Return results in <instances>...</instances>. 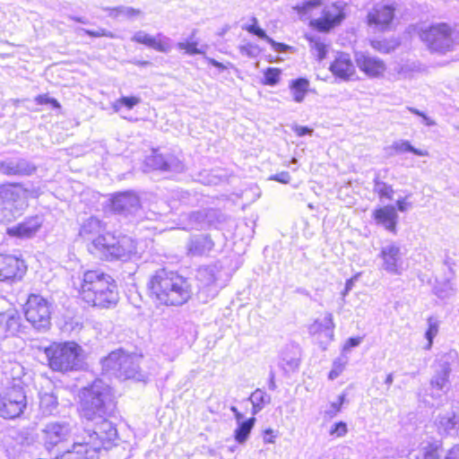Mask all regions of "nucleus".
<instances>
[{"label": "nucleus", "instance_id": "1", "mask_svg": "<svg viewBox=\"0 0 459 459\" xmlns=\"http://www.w3.org/2000/svg\"><path fill=\"white\" fill-rule=\"evenodd\" d=\"M145 292L156 307H181L193 297L192 285L179 271L162 266L147 279Z\"/></svg>", "mask_w": 459, "mask_h": 459}, {"label": "nucleus", "instance_id": "2", "mask_svg": "<svg viewBox=\"0 0 459 459\" xmlns=\"http://www.w3.org/2000/svg\"><path fill=\"white\" fill-rule=\"evenodd\" d=\"M75 290L78 300L89 307L108 309L116 307L119 301L116 280L98 268L85 270Z\"/></svg>", "mask_w": 459, "mask_h": 459}, {"label": "nucleus", "instance_id": "3", "mask_svg": "<svg viewBox=\"0 0 459 459\" xmlns=\"http://www.w3.org/2000/svg\"><path fill=\"white\" fill-rule=\"evenodd\" d=\"M117 403L110 388L94 381L80 390L77 412L81 419L87 421L99 419L106 420L114 414Z\"/></svg>", "mask_w": 459, "mask_h": 459}, {"label": "nucleus", "instance_id": "4", "mask_svg": "<svg viewBox=\"0 0 459 459\" xmlns=\"http://www.w3.org/2000/svg\"><path fill=\"white\" fill-rule=\"evenodd\" d=\"M43 352L48 368L62 374L78 371L84 359L82 347L74 341L52 342Z\"/></svg>", "mask_w": 459, "mask_h": 459}, {"label": "nucleus", "instance_id": "5", "mask_svg": "<svg viewBox=\"0 0 459 459\" xmlns=\"http://www.w3.org/2000/svg\"><path fill=\"white\" fill-rule=\"evenodd\" d=\"M14 370L20 373V376L13 377L18 383H13L0 393V418L7 420L21 417L27 408V396L22 381L23 369L19 364H13L12 371Z\"/></svg>", "mask_w": 459, "mask_h": 459}, {"label": "nucleus", "instance_id": "6", "mask_svg": "<svg viewBox=\"0 0 459 459\" xmlns=\"http://www.w3.org/2000/svg\"><path fill=\"white\" fill-rule=\"evenodd\" d=\"M455 29L447 22H437L420 30L419 36L431 53L445 54L455 46Z\"/></svg>", "mask_w": 459, "mask_h": 459}, {"label": "nucleus", "instance_id": "7", "mask_svg": "<svg viewBox=\"0 0 459 459\" xmlns=\"http://www.w3.org/2000/svg\"><path fill=\"white\" fill-rule=\"evenodd\" d=\"M25 319L36 329L45 330L51 325L52 306L39 294H30L23 305Z\"/></svg>", "mask_w": 459, "mask_h": 459}, {"label": "nucleus", "instance_id": "8", "mask_svg": "<svg viewBox=\"0 0 459 459\" xmlns=\"http://www.w3.org/2000/svg\"><path fill=\"white\" fill-rule=\"evenodd\" d=\"M101 363L103 368L115 371L117 377L123 380L133 379L140 375L139 366L132 354L122 349L109 352Z\"/></svg>", "mask_w": 459, "mask_h": 459}, {"label": "nucleus", "instance_id": "9", "mask_svg": "<svg viewBox=\"0 0 459 459\" xmlns=\"http://www.w3.org/2000/svg\"><path fill=\"white\" fill-rule=\"evenodd\" d=\"M28 270V263L22 255L0 251V282L18 283L23 281Z\"/></svg>", "mask_w": 459, "mask_h": 459}, {"label": "nucleus", "instance_id": "10", "mask_svg": "<svg viewBox=\"0 0 459 459\" xmlns=\"http://www.w3.org/2000/svg\"><path fill=\"white\" fill-rule=\"evenodd\" d=\"M88 251L101 260L113 261L125 256L126 247L113 233L106 232L92 239L88 246Z\"/></svg>", "mask_w": 459, "mask_h": 459}, {"label": "nucleus", "instance_id": "11", "mask_svg": "<svg viewBox=\"0 0 459 459\" xmlns=\"http://www.w3.org/2000/svg\"><path fill=\"white\" fill-rule=\"evenodd\" d=\"M346 16L344 5L332 3L323 9L320 17L311 19L308 26L316 32L326 34L339 27Z\"/></svg>", "mask_w": 459, "mask_h": 459}, {"label": "nucleus", "instance_id": "12", "mask_svg": "<svg viewBox=\"0 0 459 459\" xmlns=\"http://www.w3.org/2000/svg\"><path fill=\"white\" fill-rule=\"evenodd\" d=\"M396 4L393 3H377L368 11L365 23L381 31L390 30L396 19Z\"/></svg>", "mask_w": 459, "mask_h": 459}, {"label": "nucleus", "instance_id": "13", "mask_svg": "<svg viewBox=\"0 0 459 459\" xmlns=\"http://www.w3.org/2000/svg\"><path fill=\"white\" fill-rule=\"evenodd\" d=\"M141 207L138 195L133 191L117 192L111 195L108 208L111 213L124 214Z\"/></svg>", "mask_w": 459, "mask_h": 459}, {"label": "nucleus", "instance_id": "14", "mask_svg": "<svg viewBox=\"0 0 459 459\" xmlns=\"http://www.w3.org/2000/svg\"><path fill=\"white\" fill-rule=\"evenodd\" d=\"M356 67V62H353L350 54L339 52L330 63L329 71L335 78L350 81L357 76Z\"/></svg>", "mask_w": 459, "mask_h": 459}, {"label": "nucleus", "instance_id": "15", "mask_svg": "<svg viewBox=\"0 0 459 459\" xmlns=\"http://www.w3.org/2000/svg\"><path fill=\"white\" fill-rule=\"evenodd\" d=\"M42 227V221L38 215L25 218L21 222L6 229V235L15 239H29L36 236Z\"/></svg>", "mask_w": 459, "mask_h": 459}, {"label": "nucleus", "instance_id": "16", "mask_svg": "<svg viewBox=\"0 0 459 459\" xmlns=\"http://www.w3.org/2000/svg\"><path fill=\"white\" fill-rule=\"evenodd\" d=\"M355 62L359 70L368 78L383 77L386 70V65L382 59L367 53L357 55Z\"/></svg>", "mask_w": 459, "mask_h": 459}, {"label": "nucleus", "instance_id": "17", "mask_svg": "<svg viewBox=\"0 0 459 459\" xmlns=\"http://www.w3.org/2000/svg\"><path fill=\"white\" fill-rule=\"evenodd\" d=\"M373 219L383 225L387 230L395 234L397 231L398 215L396 209L393 205H385L377 207L373 211Z\"/></svg>", "mask_w": 459, "mask_h": 459}, {"label": "nucleus", "instance_id": "18", "mask_svg": "<svg viewBox=\"0 0 459 459\" xmlns=\"http://www.w3.org/2000/svg\"><path fill=\"white\" fill-rule=\"evenodd\" d=\"M43 434L45 444L51 447L66 441L69 429L65 424L51 422L45 427Z\"/></svg>", "mask_w": 459, "mask_h": 459}, {"label": "nucleus", "instance_id": "19", "mask_svg": "<svg viewBox=\"0 0 459 459\" xmlns=\"http://www.w3.org/2000/svg\"><path fill=\"white\" fill-rule=\"evenodd\" d=\"M231 411L234 413L237 421H240L238 426L234 430V439L238 443L242 444L248 438L249 434L255 426V418L250 417L249 419L243 420L245 415L237 406H232Z\"/></svg>", "mask_w": 459, "mask_h": 459}, {"label": "nucleus", "instance_id": "20", "mask_svg": "<svg viewBox=\"0 0 459 459\" xmlns=\"http://www.w3.org/2000/svg\"><path fill=\"white\" fill-rule=\"evenodd\" d=\"M214 247V242L208 235L191 239L186 247V253L191 256H201L210 252Z\"/></svg>", "mask_w": 459, "mask_h": 459}, {"label": "nucleus", "instance_id": "21", "mask_svg": "<svg viewBox=\"0 0 459 459\" xmlns=\"http://www.w3.org/2000/svg\"><path fill=\"white\" fill-rule=\"evenodd\" d=\"M132 40L138 44L152 48L159 52H167L169 48V44L165 40L152 37L143 32L135 33L133 36Z\"/></svg>", "mask_w": 459, "mask_h": 459}, {"label": "nucleus", "instance_id": "22", "mask_svg": "<svg viewBox=\"0 0 459 459\" xmlns=\"http://www.w3.org/2000/svg\"><path fill=\"white\" fill-rule=\"evenodd\" d=\"M309 86V81L304 77L294 79L290 82L289 88L295 102L301 103L304 101L307 94L310 91Z\"/></svg>", "mask_w": 459, "mask_h": 459}, {"label": "nucleus", "instance_id": "23", "mask_svg": "<svg viewBox=\"0 0 459 459\" xmlns=\"http://www.w3.org/2000/svg\"><path fill=\"white\" fill-rule=\"evenodd\" d=\"M369 45L378 53L389 54L399 47L400 41L393 37L375 38L369 40Z\"/></svg>", "mask_w": 459, "mask_h": 459}, {"label": "nucleus", "instance_id": "24", "mask_svg": "<svg viewBox=\"0 0 459 459\" xmlns=\"http://www.w3.org/2000/svg\"><path fill=\"white\" fill-rule=\"evenodd\" d=\"M305 39L309 44V48L317 61L324 60L328 54V45L320 38L313 35H306Z\"/></svg>", "mask_w": 459, "mask_h": 459}, {"label": "nucleus", "instance_id": "25", "mask_svg": "<svg viewBox=\"0 0 459 459\" xmlns=\"http://www.w3.org/2000/svg\"><path fill=\"white\" fill-rule=\"evenodd\" d=\"M380 257L382 258L386 270L394 271L396 269L399 257V247L394 245H391L382 248Z\"/></svg>", "mask_w": 459, "mask_h": 459}, {"label": "nucleus", "instance_id": "26", "mask_svg": "<svg viewBox=\"0 0 459 459\" xmlns=\"http://www.w3.org/2000/svg\"><path fill=\"white\" fill-rule=\"evenodd\" d=\"M249 401L252 403V413L255 415L269 403L270 398L264 391L256 389L251 394Z\"/></svg>", "mask_w": 459, "mask_h": 459}, {"label": "nucleus", "instance_id": "27", "mask_svg": "<svg viewBox=\"0 0 459 459\" xmlns=\"http://www.w3.org/2000/svg\"><path fill=\"white\" fill-rule=\"evenodd\" d=\"M392 149L396 153L411 152L417 156L425 157L429 155V152L426 150L415 149L411 145L408 141H401L394 143Z\"/></svg>", "mask_w": 459, "mask_h": 459}, {"label": "nucleus", "instance_id": "28", "mask_svg": "<svg viewBox=\"0 0 459 459\" xmlns=\"http://www.w3.org/2000/svg\"><path fill=\"white\" fill-rule=\"evenodd\" d=\"M141 103V99L137 96H126L117 99L112 105L116 112H119L123 108L132 109L134 107Z\"/></svg>", "mask_w": 459, "mask_h": 459}, {"label": "nucleus", "instance_id": "29", "mask_svg": "<svg viewBox=\"0 0 459 459\" xmlns=\"http://www.w3.org/2000/svg\"><path fill=\"white\" fill-rule=\"evenodd\" d=\"M324 0H306L294 7V10L300 17L307 16L313 9L323 4Z\"/></svg>", "mask_w": 459, "mask_h": 459}, {"label": "nucleus", "instance_id": "30", "mask_svg": "<svg viewBox=\"0 0 459 459\" xmlns=\"http://www.w3.org/2000/svg\"><path fill=\"white\" fill-rule=\"evenodd\" d=\"M281 70L278 67H268L264 71L263 85L274 86L279 83Z\"/></svg>", "mask_w": 459, "mask_h": 459}, {"label": "nucleus", "instance_id": "31", "mask_svg": "<svg viewBox=\"0 0 459 459\" xmlns=\"http://www.w3.org/2000/svg\"><path fill=\"white\" fill-rule=\"evenodd\" d=\"M243 30L264 40H266V39L268 38L265 31L262 28H260L258 20L255 17H252L251 23L244 25Z\"/></svg>", "mask_w": 459, "mask_h": 459}, {"label": "nucleus", "instance_id": "32", "mask_svg": "<svg viewBox=\"0 0 459 459\" xmlns=\"http://www.w3.org/2000/svg\"><path fill=\"white\" fill-rule=\"evenodd\" d=\"M100 227V221L91 218L82 225L79 234L82 238H88L94 230H98Z\"/></svg>", "mask_w": 459, "mask_h": 459}, {"label": "nucleus", "instance_id": "33", "mask_svg": "<svg viewBox=\"0 0 459 459\" xmlns=\"http://www.w3.org/2000/svg\"><path fill=\"white\" fill-rule=\"evenodd\" d=\"M344 401L345 395H339L337 401L332 403L329 408L325 411V415L328 416L329 418H333L334 416H336L342 411V404L344 403Z\"/></svg>", "mask_w": 459, "mask_h": 459}, {"label": "nucleus", "instance_id": "34", "mask_svg": "<svg viewBox=\"0 0 459 459\" xmlns=\"http://www.w3.org/2000/svg\"><path fill=\"white\" fill-rule=\"evenodd\" d=\"M345 369V362L338 359L333 362L331 370L328 373V379L334 380L337 378Z\"/></svg>", "mask_w": 459, "mask_h": 459}, {"label": "nucleus", "instance_id": "35", "mask_svg": "<svg viewBox=\"0 0 459 459\" xmlns=\"http://www.w3.org/2000/svg\"><path fill=\"white\" fill-rule=\"evenodd\" d=\"M178 48L188 55H196L201 53V50L198 48V43L195 41L180 42L178 43Z\"/></svg>", "mask_w": 459, "mask_h": 459}, {"label": "nucleus", "instance_id": "36", "mask_svg": "<svg viewBox=\"0 0 459 459\" xmlns=\"http://www.w3.org/2000/svg\"><path fill=\"white\" fill-rule=\"evenodd\" d=\"M348 428L345 422L338 421L334 423L329 429V434L335 437H341L347 434Z\"/></svg>", "mask_w": 459, "mask_h": 459}, {"label": "nucleus", "instance_id": "37", "mask_svg": "<svg viewBox=\"0 0 459 459\" xmlns=\"http://www.w3.org/2000/svg\"><path fill=\"white\" fill-rule=\"evenodd\" d=\"M376 186H378L379 187L376 189L378 196L380 198H385L388 200H391L393 198L394 190L391 186L386 185L383 182H377Z\"/></svg>", "mask_w": 459, "mask_h": 459}, {"label": "nucleus", "instance_id": "38", "mask_svg": "<svg viewBox=\"0 0 459 459\" xmlns=\"http://www.w3.org/2000/svg\"><path fill=\"white\" fill-rule=\"evenodd\" d=\"M35 102L38 105H51L54 108L57 109L61 108L60 103L56 99L50 98L47 94H39L36 96Z\"/></svg>", "mask_w": 459, "mask_h": 459}, {"label": "nucleus", "instance_id": "39", "mask_svg": "<svg viewBox=\"0 0 459 459\" xmlns=\"http://www.w3.org/2000/svg\"><path fill=\"white\" fill-rule=\"evenodd\" d=\"M440 446L436 444H429L423 452V459H439Z\"/></svg>", "mask_w": 459, "mask_h": 459}, {"label": "nucleus", "instance_id": "40", "mask_svg": "<svg viewBox=\"0 0 459 459\" xmlns=\"http://www.w3.org/2000/svg\"><path fill=\"white\" fill-rule=\"evenodd\" d=\"M278 437V431L271 428L265 429L262 432L263 442L264 444H274Z\"/></svg>", "mask_w": 459, "mask_h": 459}, {"label": "nucleus", "instance_id": "41", "mask_svg": "<svg viewBox=\"0 0 459 459\" xmlns=\"http://www.w3.org/2000/svg\"><path fill=\"white\" fill-rule=\"evenodd\" d=\"M438 332V325L437 323H429V327L426 331V338L428 339L427 348L429 349L433 342V338L437 335Z\"/></svg>", "mask_w": 459, "mask_h": 459}, {"label": "nucleus", "instance_id": "42", "mask_svg": "<svg viewBox=\"0 0 459 459\" xmlns=\"http://www.w3.org/2000/svg\"><path fill=\"white\" fill-rule=\"evenodd\" d=\"M85 34L91 38H114L115 35L105 29H100L98 30H86Z\"/></svg>", "mask_w": 459, "mask_h": 459}, {"label": "nucleus", "instance_id": "43", "mask_svg": "<svg viewBox=\"0 0 459 459\" xmlns=\"http://www.w3.org/2000/svg\"><path fill=\"white\" fill-rule=\"evenodd\" d=\"M265 41L269 43L275 51L278 52H286L293 49L291 46H289L285 43L276 42L270 37H268Z\"/></svg>", "mask_w": 459, "mask_h": 459}, {"label": "nucleus", "instance_id": "44", "mask_svg": "<svg viewBox=\"0 0 459 459\" xmlns=\"http://www.w3.org/2000/svg\"><path fill=\"white\" fill-rule=\"evenodd\" d=\"M269 180L276 181L281 184H289L290 182V176L287 171H281L280 173L272 175L268 178Z\"/></svg>", "mask_w": 459, "mask_h": 459}, {"label": "nucleus", "instance_id": "45", "mask_svg": "<svg viewBox=\"0 0 459 459\" xmlns=\"http://www.w3.org/2000/svg\"><path fill=\"white\" fill-rule=\"evenodd\" d=\"M119 13L128 19L137 18L142 14V11L138 8L127 7L119 12Z\"/></svg>", "mask_w": 459, "mask_h": 459}, {"label": "nucleus", "instance_id": "46", "mask_svg": "<svg viewBox=\"0 0 459 459\" xmlns=\"http://www.w3.org/2000/svg\"><path fill=\"white\" fill-rule=\"evenodd\" d=\"M293 131L297 136H304L306 134H311L312 129L307 126H296L293 127Z\"/></svg>", "mask_w": 459, "mask_h": 459}, {"label": "nucleus", "instance_id": "47", "mask_svg": "<svg viewBox=\"0 0 459 459\" xmlns=\"http://www.w3.org/2000/svg\"><path fill=\"white\" fill-rule=\"evenodd\" d=\"M360 342H361L360 337H351L346 341V342L343 346V350L347 351V350L351 349V347L358 346Z\"/></svg>", "mask_w": 459, "mask_h": 459}, {"label": "nucleus", "instance_id": "48", "mask_svg": "<svg viewBox=\"0 0 459 459\" xmlns=\"http://www.w3.org/2000/svg\"><path fill=\"white\" fill-rule=\"evenodd\" d=\"M397 209L401 212H404L409 207V204L404 199H399L396 202Z\"/></svg>", "mask_w": 459, "mask_h": 459}, {"label": "nucleus", "instance_id": "49", "mask_svg": "<svg viewBox=\"0 0 459 459\" xmlns=\"http://www.w3.org/2000/svg\"><path fill=\"white\" fill-rule=\"evenodd\" d=\"M5 175H19L21 171L13 167H6L4 170Z\"/></svg>", "mask_w": 459, "mask_h": 459}, {"label": "nucleus", "instance_id": "50", "mask_svg": "<svg viewBox=\"0 0 459 459\" xmlns=\"http://www.w3.org/2000/svg\"><path fill=\"white\" fill-rule=\"evenodd\" d=\"M208 62H209L210 65H213L215 67H218L220 69H224L225 68V66L221 63H220V62H218V61H216L214 59H209Z\"/></svg>", "mask_w": 459, "mask_h": 459}, {"label": "nucleus", "instance_id": "51", "mask_svg": "<svg viewBox=\"0 0 459 459\" xmlns=\"http://www.w3.org/2000/svg\"><path fill=\"white\" fill-rule=\"evenodd\" d=\"M445 459H458V457L452 451H449L448 455Z\"/></svg>", "mask_w": 459, "mask_h": 459}, {"label": "nucleus", "instance_id": "52", "mask_svg": "<svg viewBox=\"0 0 459 459\" xmlns=\"http://www.w3.org/2000/svg\"><path fill=\"white\" fill-rule=\"evenodd\" d=\"M392 382H393V376H392L391 374H389V375L386 377V378H385V383H386V384H388V385H390V384H392Z\"/></svg>", "mask_w": 459, "mask_h": 459}, {"label": "nucleus", "instance_id": "53", "mask_svg": "<svg viewBox=\"0 0 459 459\" xmlns=\"http://www.w3.org/2000/svg\"><path fill=\"white\" fill-rule=\"evenodd\" d=\"M247 405H248V402L247 401H243L242 403H239L240 407H247Z\"/></svg>", "mask_w": 459, "mask_h": 459}, {"label": "nucleus", "instance_id": "54", "mask_svg": "<svg viewBox=\"0 0 459 459\" xmlns=\"http://www.w3.org/2000/svg\"><path fill=\"white\" fill-rule=\"evenodd\" d=\"M410 110H411V112H413L414 114H416V115L423 116V115H422L420 111H418V110H415V109H413V108H411Z\"/></svg>", "mask_w": 459, "mask_h": 459}, {"label": "nucleus", "instance_id": "55", "mask_svg": "<svg viewBox=\"0 0 459 459\" xmlns=\"http://www.w3.org/2000/svg\"><path fill=\"white\" fill-rule=\"evenodd\" d=\"M169 168V166L168 164H165L164 166L161 167L162 169H168Z\"/></svg>", "mask_w": 459, "mask_h": 459}]
</instances>
